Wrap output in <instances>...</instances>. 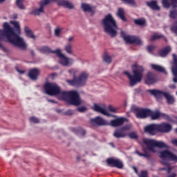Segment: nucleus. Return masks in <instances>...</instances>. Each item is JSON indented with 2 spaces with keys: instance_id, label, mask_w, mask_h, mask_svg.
Here are the masks:
<instances>
[{
  "instance_id": "nucleus-1",
  "label": "nucleus",
  "mask_w": 177,
  "mask_h": 177,
  "mask_svg": "<svg viewBox=\"0 0 177 177\" xmlns=\"http://www.w3.org/2000/svg\"><path fill=\"white\" fill-rule=\"evenodd\" d=\"M10 24L14 26L15 30L11 28L8 22H5L3 24V29H0V41H3V38H6L8 42L12 44V45L17 46L22 50H26L27 45L19 35L21 32L20 24L16 21H10Z\"/></svg>"
},
{
  "instance_id": "nucleus-2",
  "label": "nucleus",
  "mask_w": 177,
  "mask_h": 177,
  "mask_svg": "<svg viewBox=\"0 0 177 177\" xmlns=\"http://www.w3.org/2000/svg\"><path fill=\"white\" fill-rule=\"evenodd\" d=\"M71 75H73V80H66V82L71 86H75V88H81V86H84L86 84V81H88V78L89 77V74L85 71L82 72L78 77V73L80 71L77 68H71L69 69L68 71Z\"/></svg>"
},
{
  "instance_id": "nucleus-3",
  "label": "nucleus",
  "mask_w": 177,
  "mask_h": 177,
  "mask_svg": "<svg viewBox=\"0 0 177 177\" xmlns=\"http://www.w3.org/2000/svg\"><path fill=\"white\" fill-rule=\"evenodd\" d=\"M102 25L106 34H108L112 38L117 37V30H118V26H117L115 19H114L111 14H108L104 17L102 20Z\"/></svg>"
},
{
  "instance_id": "nucleus-4",
  "label": "nucleus",
  "mask_w": 177,
  "mask_h": 177,
  "mask_svg": "<svg viewBox=\"0 0 177 177\" xmlns=\"http://www.w3.org/2000/svg\"><path fill=\"white\" fill-rule=\"evenodd\" d=\"M58 95L61 100L68 102L69 104H73V106H81V104L83 103L80 97V94L76 91H60Z\"/></svg>"
},
{
  "instance_id": "nucleus-5",
  "label": "nucleus",
  "mask_w": 177,
  "mask_h": 177,
  "mask_svg": "<svg viewBox=\"0 0 177 177\" xmlns=\"http://www.w3.org/2000/svg\"><path fill=\"white\" fill-rule=\"evenodd\" d=\"M144 71L145 69L142 66H137L136 68L133 69V75H131L128 71H124L123 74L128 77L130 86H135V85L142 82Z\"/></svg>"
},
{
  "instance_id": "nucleus-6",
  "label": "nucleus",
  "mask_w": 177,
  "mask_h": 177,
  "mask_svg": "<svg viewBox=\"0 0 177 177\" xmlns=\"http://www.w3.org/2000/svg\"><path fill=\"white\" fill-rule=\"evenodd\" d=\"M160 158L162 160L161 163L167 167L166 171L167 174H169L171 171H172V168L171 167V165L169 161L177 162V156L169 150L166 149L160 152Z\"/></svg>"
},
{
  "instance_id": "nucleus-7",
  "label": "nucleus",
  "mask_w": 177,
  "mask_h": 177,
  "mask_svg": "<svg viewBox=\"0 0 177 177\" xmlns=\"http://www.w3.org/2000/svg\"><path fill=\"white\" fill-rule=\"evenodd\" d=\"M142 143L147 146L148 150L152 153H157L155 147L159 149H169V147L162 141H157L156 140H151L149 138H145L142 140Z\"/></svg>"
},
{
  "instance_id": "nucleus-8",
  "label": "nucleus",
  "mask_w": 177,
  "mask_h": 177,
  "mask_svg": "<svg viewBox=\"0 0 177 177\" xmlns=\"http://www.w3.org/2000/svg\"><path fill=\"white\" fill-rule=\"evenodd\" d=\"M147 92H149L150 95L155 96L156 99H160L161 96H164L167 100V104H174L175 103V97L169 93H165L157 89L148 90Z\"/></svg>"
},
{
  "instance_id": "nucleus-9",
  "label": "nucleus",
  "mask_w": 177,
  "mask_h": 177,
  "mask_svg": "<svg viewBox=\"0 0 177 177\" xmlns=\"http://www.w3.org/2000/svg\"><path fill=\"white\" fill-rule=\"evenodd\" d=\"M44 89L46 93L50 96H55L60 93V86L55 83H46L44 86Z\"/></svg>"
},
{
  "instance_id": "nucleus-10",
  "label": "nucleus",
  "mask_w": 177,
  "mask_h": 177,
  "mask_svg": "<svg viewBox=\"0 0 177 177\" xmlns=\"http://www.w3.org/2000/svg\"><path fill=\"white\" fill-rule=\"evenodd\" d=\"M120 34L122 38H123V39L127 44H135L136 45H140L142 44V40H140V38L136 36L127 35L125 31H121Z\"/></svg>"
},
{
  "instance_id": "nucleus-11",
  "label": "nucleus",
  "mask_w": 177,
  "mask_h": 177,
  "mask_svg": "<svg viewBox=\"0 0 177 177\" xmlns=\"http://www.w3.org/2000/svg\"><path fill=\"white\" fill-rule=\"evenodd\" d=\"M55 54L57 55V57L59 59V62L62 66H68L70 64V62L73 63L74 60L73 59L67 58V57H65V55L62 53V50L60 49L57 48L55 50Z\"/></svg>"
},
{
  "instance_id": "nucleus-12",
  "label": "nucleus",
  "mask_w": 177,
  "mask_h": 177,
  "mask_svg": "<svg viewBox=\"0 0 177 177\" xmlns=\"http://www.w3.org/2000/svg\"><path fill=\"white\" fill-rule=\"evenodd\" d=\"M106 163L109 167L118 168V169H122V168H124V164L120 159L109 158L108 159H106Z\"/></svg>"
},
{
  "instance_id": "nucleus-13",
  "label": "nucleus",
  "mask_w": 177,
  "mask_h": 177,
  "mask_svg": "<svg viewBox=\"0 0 177 177\" xmlns=\"http://www.w3.org/2000/svg\"><path fill=\"white\" fill-rule=\"evenodd\" d=\"M150 113H151L150 109L138 108L136 109V117L141 119L147 118L150 117Z\"/></svg>"
},
{
  "instance_id": "nucleus-14",
  "label": "nucleus",
  "mask_w": 177,
  "mask_h": 177,
  "mask_svg": "<svg viewBox=\"0 0 177 177\" xmlns=\"http://www.w3.org/2000/svg\"><path fill=\"white\" fill-rule=\"evenodd\" d=\"M49 5V1L48 0H43L39 3V8H36L30 12V15H34V16H40L41 13H44V8Z\"/></svg>"
},
{
  "instance_id": "nucleus-15",
  "label": "nucleus",
  "mask_w": 177,
  "mask_h": 177,
  "mask_svg": "<svg viewBox=\"0 0 177 177\" xmlns=\"http://www.w3.org/2000/svg\"><path fill=\"white\" fill-rule=\"evenodd\" d=\"M172 131V126L167 122H162L158 124V132L160 133H168Z\"/></svg>"
},
{
  "instance_id": "nucleus-16",
  "label": "nucleus",
  "mask_w": 177,
  "mask_h": 177,
  "mask_svg": "<svg viewBox=\"0 0 177 177\" xmlns=\"http://www.w3.org/2000/svg\"><path fill=\"white\" fill-rule=\"evenodd\" d=\"M90 122L95 127H104V125H109L107 121L100 116H97L95 118L90 120Z\"/></svg>"
},
{
  "instance_id": "nucleus-17",
  "label": "nucleus",
  "mask_w": 177,
  "mask_h": 177,
  "mask_svg": "<svg viewBox=\"0 0 177 177\" xmlns=\"http://www.w3.org/2000/svg\"><path fill=\"white\" fill-rule=\"evenodd\" d=\"M149 117H151V120H158V118H165V120H171L169 115L165 113H160L159 111L153 112V111H151Z\"/></svg>"
},
{
  "instance_id": "nucleus-18",
  "label": "nucleus",
  "mask_w": 177,
  "mask_h": 177,
  "mask_svg": "<svg viewBox=\"0 0 177 177\" xmlns=\"http://www.w3.org/2000/svg\"><path fill=\"white\" fill-rule=\"evenodd\" d=\"M40 74H41V71L39 68H34L29 70L28 73V77L32 81H37V80H38V77H39Z\"/></svg>"
},
{
  "instance_id": "nucleus-19",
  "label": "nucleus",
  "mask_w": 177,
  "mask_h": 177,
  "mask_svg": "<svg viewBox=\"0 0 177 177\" xmlns=\"http://www.w3.org/2000/svg\"><path fill=\"white\" fill-rule=\"evenodd\" d=\"M145 132L149 135H156L158 132V127L156 124H151L145 127Z\"/></svg>"
},
{
  "instance_id": "nucleus-20",
  "label": "nucleus",
  "mask_w": 177,
  "mask_h": 177,
  "mask_svg": "<svg viewBox=\"0 0 177 177\" xmlns=\"http://www.w3.org/2000/svg\"><path fill=\"white\" fill-rule=\"evenodd\" d=\"M93 110L97 113L103 114V115H106V117H113V115L109 112L106 109L100 107V106L95 104L93 106Z\"/></svg>"
},
{
  "instance_id": "nucleus-21",
  "label": "nucleus",
  "mask_w": 177,
  "mask_h": 177,
  "mask_svg": "<svg viewBox=\"0 0 177 177\" xmlns=\"http://www.w3.org/2000/svg\"><path fill=\"white\" fill-rule=\"evenodd\" d=\"M125 121H128V119H127V118H118L111 121V125L112 127H121V125L124 124V122H125Z\"/></svg>"
},
{
  "instance_id": "nucleus-22",
  "label": "nucleus",
  "mask_w": 177,
  "mask_h": 177,
  "mask_svg": "<svg viewBox=\"0 0 177 177\" xmlns=\"http://www.w3.org/2000/svg\"><path fill=\"white\" fill-rule=\"evenodd\" d=\"M156 82H157V78H156L153 73L149 72L147 75L145 83L147 85H153V84H156Z\"/></svg>"
},
{
  "instance_id": "nucleus-23",
  "label": "nucleus",
  "mask_w": 177,
  "mask_h": 177,
  "mask_svg": "<svg viewBox=\"0 0 177 177\" xmlns=\"http://www.w3.org/2000/svg\"><path fill=\"white\" fill-rule=\"evenodd\" d=\"M82 9L84 10V12H88L89 13H91V16H93V15H95V7H92L88 3H82Z\"/></svg>"
},
{
  "instance_id": "nucleus-24",
  "label": "nucleus",
  "mask_w": 177,
  "mask_h": 177,
  "mask_svg": "<svg viewBox=\"0 0 177 177\" xmlns=\"http://www.w3.org/2000/svg\"><path fill=\"white\" fill-rule=\"evenodd\" d=\"M171 71L173 73L174 78L177 77V55L173 54V63L171 66Z\"/></svg>"
},
{
  "instance_id": "nucleus-25",
  "label": "nucleus",
  "mask_w": 177,
  "mask_h": 177,
  "mask_svg": "<svg viewBox=\"0 0 177 177\" xmlns=\"http://www.w3.org/2000/svg\"><path fill=\"white\" fill-rule=\"evenodd\" d=\"M147 6L148 8H150L152 10H160V8L158 6V4L157 3L156 0H152L151 1H147L146 2Z\"/></svg>"
},
{
  "instance_id": "nucleus-26",
  "label": "nucleus",
  "mask_w": 177,
  "mask_h": 177,
  "mask_svg": "<svg viewBox=\"0 0 177 177\" xmlns=\"http://www.w3.org/2000/svg\"><path fill=\"white\" fill-rule=\"evenodd\" d=\"M117 16L119 17V19H121L122 21L127 22L128 20L127 19V17H125V10L124 8H118V12H117Z\"/></svg>"
},
{
  "instance_id": "nucleus-27",
  "label": "nucleus",
  "mask_w": 177,
  "mask_h": 177,
  "mask_svg": "<svg viewBox=\"0 0 177 177\" xmlns=\"http://www.w3.org/2000/svg\"><path fill=\"white\" fill-rule=\"evenodd\" d=\"M59 6H64V8H67L68 9H73L74 8V6L73 3L69 2L67 0H61L58 2Z\"/></svg>"
},
{
  "instance_id": "nucleus-28",
  "label": "nucleus",
  "mask_w": 177,
  "mask_h": 177,
  "mask_svg": "<svg viewBox=\"0 0 177 177\" xmlns=\"http://www.w3.org/2000/svg\"><path fill=\"white\" fill-rule=\"evenodd\" d=\"M113 136L114 138H116V139H120L121 138H125V136H127V133L121 130V129H117L113 133Z\"/></svg>"
},
{
  "instance_id": "nucleus-29",
  "label": "nucleus",
  "mask_w": 177,
  "mask_h": 177,
  "mask_svg": "<svg viewBox=\"0 0 177 177\" xmlns=\"http://www.w3.org/2000/svg\"><path fill=\"white\" fill-rule=\"evenodd\" d=\"M151 68H152V70H154V71H157L158 73H163L164 74H167V71H165L164 67L160 65L151 64Z\"/></svg>"
},
{
  "instance_id": "nucleus-30",
  "label": "nucleus",
  "mask_w": 177,
  "mask_h": 177,
  "mask_svg": "<svg viewBox=\"0 0 177 177\" xmlns=\"http://www.w3.org/2000/svg\"><path fill=\"white\" fill-rule=\"evenodd\" d=\"M38 50L40 53H56V50H52L50 48L46 46L38 48Z\"/></svg>"
},
{
  "instance_id": "nucleus-31",
  "label": "nucleus",
  "mask_w": 177,
  "mask_h": 177,
  "mask_svg": "<svg viewBox=\"0 0 177 177\" xmlns=\"http://www.w3.org/2000/svg\"><path fill=\"white\" fill-rule=\"evenodd\" d=\"M24 31H25V33L26 34V37H28V38H31L32 39H35L36 37H35V35H34V32H32V30H31L28 26L24 27Z\"/></svg>"
},
{
  "instance_id": "nucleus-32",
  "label": "nucleus",
  "mask_w": 177,
  "mask_h": 177,
  "mask_svg": "<svg viewBox=\"0 0 177 177\" xmlns=\"http://www.w3.org/2000/svg\"><path fill=\"white\" fill-rule=\"evenodd\" d=\"M143 153L140 152L138 150H136V154L139 156L140 157H144L145 158H150V153H147L146 149H142Z\"/></svg>"
},
{
  "instance_id": "nucleus-33",
  "label": "nucleus",
  "mask_w": 177,
  "mask_h": 177,
  "mask_svg": "<svg viewBox=\"0 0 177 177\" xmlns=\"http://www.w3.org/2000/svg\"><path fill=\"white\" fill-rule=\"evenodd\" d=\"M171 52V47L168 46L166 47L159 51V55L161 56V57H165L168 53Z\"/></svg>"
},
{
  "instance_id": "nucleus-34",
  "label": "nucleus",
  "mask_w": 177,
  "mask_h": 177,
  "mask_svg": "<svg viewBox=\"0 0 177 177\" xmlns=\"http://www.w3.org/2000/svg\"><path fill=\"white\" fill-rule=\"evenodd\" d=\"M103 60L105 63H107V64H110V63H111L112 62L111 57L109 55V53H104L103 56Z\"/></svg>"
},
{
  "instance_id": "nucleus-35",
  "label": "nucleus",
  "mask_w": 177,
  "mask_h": 177,
  "mask_svg": "<svg viewBox=\"0 0 177 177\" xmlns=\"http://www.w3.org/2000/svg\"><path fill=\"white\" fill-rule=\"evenodd\" d=\"M134 23L136 26H145L146 24V19L143 18L134 19Z\"/></svg>"
},
{
  "instance_id": "nucleus-36",
  "label": "nucleus",
  "mask_w": 177,
  "mask_h": 177,
  "mask_svg": "<svg viewBox=\"0 0 177 177\" xmlns=\"http://www.w3.org/2000/svg\"><path fill=\"white\" fill-rule=\"evenodd\" d=\"M65 50L68 55H73V45H71L70 43H68L65 46Z\"/></svg>"
},
{
  "instance_id": "nucleus-37",
  "label": "nucleus",
  "mask_w": 177,
  "mask_h": 177,
  "mask_svg": "<svg viewBox=\"0 0 177 177\" xmlns=\"http://www.w3.org/2000/svg\"><path fill=\"white\" fill-rule=\"evenodd\" d=\"M23 2H24V0H17L16 1L17 6L19 8V9H21V10H24V9H26V7L24 6Z\"/></svg>"
},
{
  "instance_id": "nucleus-38",
  "label": "nucleus",
  "mask_w": 177,
  "mask_h": 177,
  "mask_svg": "<svg viewBox=\"0 0 177 177\" xmlns=\"http://www.w3.org/2000/svg\"><path fill=\"white\" fill-rule=\"evenodd\" d=\"M160 38H164V35H160L158 33H155L151 37L150 41H156V39H160Z\"/></svg>"
},
{
  "instance_id": "nucleus-39",
  "label": "nucleus",
  "mask_w": 177,
  "mask_h": 177,
  "mask_svg": "<svg viewBox=\"0 0 177 177\" xmlns=\"http://www.w3.org/2000/svg\"><path fill=\"white\" fill-rule=\"evenodd\" d=\"M171 31L177 35V21L170 28Z\"/></svg>"
},
{
  "instance_id": "nucleus-40",
  "label": "nucleus",
  "mask_w": 177,
  "mask_h": 177,
  "mask_svg": "<svg viewBox=\"0 0 177 177\" xmlns=\"http://www.w3.org/2000/svg\"><path fill=\"white\" fill-rule=\"evenodd\" d=\"M124 3H127L128 5H131V6H136V2L135 0H121Z\"/></svg>"
},
{
  "instance_id": "nucleus-41",
  "label": "nucleus",
  "mask_w": 177,
  "mask_h": 177,
  "mask_svg": "<svg viewBox=\"0 0 177 177\" xmlns=\"http://www.w3.org/2000/svg\"><path fill=\"white\" fill-rule=\"evenodd\" d=\"M169 16L171 19H176L177 17V10L174 9L170 11Z\"/></svg>"
},
{
  "instance_id": "nucleus-42",
  "label": "nucleus",
  "mask_w": 177,
  "mask_h": 177,
  "mask_svg": "<svg viewBox=\"0 0 177 177\" xmlns=\"http://www.w3.org/2000/svg\"><path fill=\"white\" fill-rule=\"evenodd\" d=\"M129 137L130 139H138V134L133 131L129 133Z\"/></svg>"
},
{
  "instance_id": "nucleus-43",
  "label": "nucleus",
  "mask_w": 177,
  "mask_h": 177,
  "mask_svg": "<svg viewBox=\"0 0 177 177\" xmlns=\"http://www.w3.org/2000/svg\"><path fill=\"white\" fill-rule=\"evenodd\" d=\"M132 128V125L131 124H127L124 127H122L120 129L124 132V131H129Z\"/></svg>"
},
{
  "instance_id": "nucleus-44",
  "label": "nucleus",
  "mask_w": 177,
  "mask_h": 177,
  "mask_svg": "<svg viewBox=\"0 0 177 177\" xmlns=\"http://www.w3.org/2000/svg\"><path fill=\"white\" fill-rule=\"evenodd\" d=\"M162 3L164 8H169V6H171L169 4V1H168V0H162Z\"/></svg>"
},
{
  "instance_id": "nucleus-45",
  "label": "nucleus",
  "mask_w": 177,
  "mask_h": 177,
  "mask_svg": "<svg viewBox=\"0 0 177 177\" xmlns=\"http://www.w3.org/2000/svg\"><path fill=\"white\" fill-rule=\"evenodd\" d=\"M108 111H111V113H117V109L111 105H109L108 106Z\"/></svg>"
},
{
  "instance_id": "nucleus-46",
  "label": "nucleus",
  "mask_w": 177,
  "mask_h": 177,
  "mask_svg": "<svg viewBox=\"0 0 177 177\" xmlns=\"http://www.w3.org/2000/svg\"><path fill=\"white\" fill-rule=\"evenodd\" d=\"M30 122H33L34 124H38L39 122V120L35 117L30 118Z\"/></svg>"
},
{
  "instance_id": "nucleus-47",
  "label": "nucleus",
  "mask_w": 177,
  "mask_h": 177,
  "mask_svg": "<svg viewBox=\"0 0 177 177\" xmlns=\"http://www.w3.org/2000/svg\"><path fill=\"white\" fill-rule=\"evenodd\" d=\"M147 49L149 53H153V50H154V46L153 45L148 46Z\"/></svg>"
},
{
  "instance_id": "nucleus-48",
  "label": "nucleus",
  "mask_w": 177,
  "mask_h": 177,
  "mask_svg": "<svg viewBox=\"0 0 177 177\" xmlns=\"http://www.w3.org/2000/svg\"><path fill=\"white\" fill-rule=\"evenodd\" d=\"M86 110H88V109L85 106H82V107L77 108V111H79L80 113H85V111H86Z\"/></svg>"
},
{
  "instance_id": "nucleus-49",
  "label": "nucleus",
  "mask_w": 177,
  "mask_h": 177,
  "mask_svg": "<svg viewBox=\"0 0 177 177\" xmlns=\"http://www.w3.org/2000/svg\"><path fill=\"white\" fill-rule=\"evenodd\" d=\"M60 32H62V30L59 28H57L55 30V37H60Z\"/></svg>"
},
{
  "instance_id": "nucleus-50",
  "label": "nucleus",
  "mask_w": 177,
  "mask_h": 177,
  "mask_svg": "<svg viewBox=\"0 0 177 177\" xmlns=\"http://www.w3.org/2000/svg\"><path fill=\"white\" fill-rule=\"evenodd\" d=\"M171 3L173 6V8H176L177 7V0H170Z\"/></svg>"
},
{
  "instance_id": "nucleus-51",
  "label": "nucleus",
  "mask_w": 177,
  "mask_h": 177,
  "mask_svg": "<svg viewBox=\"0 0 177 177\" xmlns=\"http://www.w3.org/2000/svg\"><path fill=\"white\" fill-rule=\"evenodd\" d=\"M65 115H73V113L72 110H68L64 113Z\"/></svg>"
},
{
  "instance_id": "nucleus-52",
  "label": "nucleus",
  "mask_w": 177,
  "mask_h": 177,
  "mask_svg": "<svg viewBox=\"0 0 177 177\" xmlns=\"http://www.w3.org/2000/svg\"><path fill=\"white\" fill-rule=\"evenodd\" d=\"M78 131L84 136L86 134V131L82 129H79Z\"/></svg>"
},
{
  "instance_id": "nucleus-53",
  "label": "nucleus",
  "mask_w": 177,
  "mask_h": 177,
  "mask_svg": "<svg viewBox=\"0 0 177 177\" xmlns=\"http://www.w3.org/2000/svg\"><path fill=\"white\" fill-rule=\"evenodd\" d=\"M169 88H170L171 89H176V86L175 84H170L169 86Z\"/></svg>"
},
{
  "instance_id": "nucleus-54",
  "label": "nucleus",
  "mask_w": 177,
  "mask_h": 177,
  "mask_svg": "<svg viewBox=\"0 0 177 177\" xmlns=\"http://www.w3.org/2000/svg\"><path fill=\"white\" fill-rule=\"evenodd\" d=\"M73 39H74V37L71 36V37H69V38L68 39V42H71Z\"/></svg>"
},
{
  "instance_id": "nucleus-55",
  "label": "nucleus",
  "mask_w": 177,
  "mask_h": 177,
  "mask_svg": "<svg viewBox=\"0 0 177 177\" xmlns=\"http://www.w3.org/2000/svg\"><path fill=\"white\" fill-rule=\"evenodd\" d=\"M167 177H176V174L175 173H172L171 174L167 176Z\"/></svg>"
},
{
  "instance_id": "nucleus-56",
  "label": "nucleus",
  "mask_w": 177,
  "mask_h": 177,
  "mask_svg": "<svg viewBox=\"0 0 177 177\" xmlns=\"http://www.w3.org/2000/svg\"><path fill=\"white\" fill-rule=\"evenodd\" d=\"M172 143H173V145H174L175 146H177V140H172Z\"/></svg>"
},
{
  "instance_id": "nucleus-57",
  "label": "nucleus",
  "mask_w": 177,
  "mask_h": 177,
  "mask_svg": "<svg viewBox=\"0 0 177 177\" xmlns=\"http://www.w3.org/2000/svg\"><path fill=\"white\" fill-rule=\"evenodd\" d=\"M18 73H19L20 74H24V73H26V71L18 70Z\"/></svg>"
},
{
  "instance_id": "nucleus-58",
  "label": "nucleus",
  "mask_w": 177,
  "mask_h": 177,
  "mask_svg": "<svg viewBox=\"0 0 177 177\" xmlns=\"http://www.w3.org/2000/svg\"><path fill=\"white\" fill-rule=\"evenodd\" d=\"M159 169L160 171H167V168H165V167H160Z\"/></svg>"
},
{
  "instance_id": "nucleus-59",
  "label": "nucleus",
  "mask_w": 177,
  "mask_h": 177,
  "mask_svg": "<svg viewBox=\"0 0 177 177\" xmlns=\"http://www.w3.org/2000/svg\"><path fill=\"white\" fill-rule=\"evenodd\" d=\"M0 48H1L2 49H5V46H3V44H2V43H0Z\"/></svg>"
},
{
  "instance_id": "nucleus-60",
  "label": "nucleus",
  "mask_w": 177,
  "mask_h": 177,
  "mask_svg": "<svg viewBox=\"0 0 177 177\" xmlns=\"http://www.w3.org/2000/svg\"><path fill=\"white\" fill-rule=\"evenodd\" d=\"M48 102H50L51 103H56L53 100H48Z\"/></svg>"
},
{
  "instance_id": "nucleus-61",
  "label": "nucleus",
  "mask_w": 177,
  "mask_h": 177,
  "mask_svg": "<svg viewBox=\"0 0 177 177\" xmlns=\"http://www.w3.org/2000/svg\"><path fill=\"white\" fill-rule=\"evenodd\" d=\"M133 169H134L136 174H138V169H136V167H134Z\"/></svg>"
},
{
  "instance_id": "nucleus-62",
  "label": "nucleus",
  "mask_w": 177,
  "mask_h": 177,
  "mask_svg": "<svg viewBox=\"0 0 177 177\" xmlns=\"http://www.w3.org/2000/svg\"><path fill=\"white\" fill-rule=\"evenodd\" d=\"M30 53H31L32 56H34V55H35V54H34V50H32L30 51Z\"/></svg>"
},
{
  "instance_id": "nucleus-63",
  "label": "nucleus",
  "mask_w": 177,
  "mask_h": 177,
  "mask_svg": "<svg viewBox=\"0 0 177 177\" xmlns=\"http://www.w3.org/2000/svg\"><path fill=\"white\" fill-rule=\"evenodd\" d=\"M77 161H80L81 160V158L80 156H77Z\"/></svg>"
},
{
  "instance_id": "nucleus-64",
  "label": "nucleus",
  "mask_w": 177,
  "mask_h": 177,
  "mask_svg": "<svg viewBox=\"0 0 177 177\" xmlns=\"http://www.w3.org/2000/svg\"><path fill=\"white\" fill-rule=\"evenodd\" d=\"M2 2H5V0H0V3H2Z\"/></svg>"
}]
</instances>
